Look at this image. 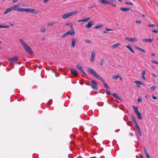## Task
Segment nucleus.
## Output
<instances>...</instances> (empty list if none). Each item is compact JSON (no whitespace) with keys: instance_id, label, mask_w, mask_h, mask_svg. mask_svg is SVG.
<instances>
[{"instance_id":"1","label":"nucleus","mask_w":158,"mask_h":158,"mask_svg":"<svg viewBox=\"0 0 158 158\" xmlns=\"http://www.w3.org/2000/svg\"><path fill=\"white\" fill-rule=\"evenodd\" d=\"M87 69L88 71L90 73L93 75L94 77L97 78L99 80L101 81L104 83V85L106 88V89H109V86H108L107 84L105 82V81L103 78L100 76L96 72H95L94 70L89 67H87Z\"/></svg>"},{"instance_id":"2","label":"nucleus","mask_w":158,"mask_h":158,"mask_svg":"<svg viewBox=\"0 0 158 158\" xmlns=\"http://www.w3.org/2000/svg\"><path fill=\"white\" fill-rule=\"evenodd\" d=\"M19 40L26 52L31 54L33 53V52L31 48L23 39L22 38H20L19 39Z\"/></svg>"},{"instance_id":"3","label":"nucleus","mask_w":158,"mask_h":158,"mask_svg":"<svg viewBox=\"0 0 158 158\" xmlns=\"http://www.w3.org/2000/svg\"><path fill=\"white\" fill-rule=\"evenodd\" d=\"M99 2L104 4H109L114 7H116V5L114 3V2H116V1L115 0H98Z\"/></svg>"},{"instance_id":"4","label":"nucleus","mask_w":158,"mask_h":158,"mask_svg":"<svg viewBox=\"0 0 158 158\" xmlns=\"http://www.w3.org/2000/svg\"><path fill=\"white\" fill-rule=\"evenodd\" d=\"M77 13V11L76 10H75L69 12L65 13L62 15V17L63 19H66L72 16L75 15Z\"/></svg>"},{"instance_id":"5","label":"nucleus","mask_w":158,"mask_h":158,"mask_svg":"<svg viewBox=\"0 0 158 158\" xmlns=\"http://www.w3.org/2000/svg\"><path fill=\"white\" fill-rule=\"evenodd\" d=\"M20 3L15 4L11 6L13 10L18 11L19 12H23V8L20 7Z\"/></svg>"},{"instance_id":"6","label":"nucleus","mask_w":158,"mask_h":158,"mask_svg":"<svg viewBox=\"0 0 158 158\" xmlns=\"http://www.w3.org/2000/svg\"><path fill=\"white\" fill-rule=\"evenodd\" d=\"M23 11H26L29 13H34L35 14H37L40 12L39 10L36 11L34 9L27 8L25 9L23 8Z\"/></svg>"},{"instance_id":"7","label":"nucleus","mask_w":158,"mask_h":158,"mask_svg":"<svg viewBox=\"0 0 158 158\" xmlns=\"http://www.w3.org/2000/svg\"><path fill=\"white\" fill-rule=\"evenodd\" d=\"M91 86L92 89H94L97 90L98 89V86L96 82L94 80L91 81Z\"/></svg>"},{"instance_id":"8","label":"nucleus","mask_w":158,"mask_h":158,"mask_svg":"<svg viewBox=\"0 0 158 158\" xmlns=\"http://www.w3.org/2000/svg\"><path fill=\"white\" fill-rule=\"evenodd\" d=\"M18 58L16 57H10L8 59L12 63H16L18 60Z\"/></svg>"},{"instance_id":"9","label":"nucleus","mask_w":158,"mask_h":158,"mask_svg":"<svg viewBox=\"0 0 158 158\" xmlns=\"http://www.w3.org/2000/svg\"><path fill=\"white\" fill-rule=\"evenodd\" d=\"M77 68L81 71V72L85 76H87L85 72L82 69V67L80 65H77L76 66Z\"/></svg>"},{"instance_id":"10","label":"nucleus","mask_w":158,"mask_h":158,"mask_svg":"<svg viewBox=\"0 0 158 158\" xmlns=\"http://www.w3.org/2000/svg\"><path fill=\"white\" fill-rule=\"evenodd\" d=\"M94 24V22L90 21L88 22L87 24L86 25L85 27L86 28H90Z\"/></svg>"},{"instance_id":"11","label":"nucleus","mask_w":158,"mask_h":158,"mask_svg":"<svg viewBox=\"0 0 158 158\" xmlns=\"http://www.w3.org/2000/svg\"><path fill=\"white\" fill-rule=\"evenodd\" d=\"M96 55V53L94 52H93L91 53V55L90 59V61L91 62H93L94 59L95 58Z\"/></svg>"},{"instance_id":"12","label":"nucleus","mask_w":158,"mask_h":158,"mask_svg":"<svg viewBox=\"0 0 158 158\" xmlns=\"http://www.w3.org/2000/svg\"><path fill=\"white\" fill-rule=\"evenodd\" d=\"M125 39L127 40H129L131 42H135L137 41L138 40L136 38H131L129 37H125Z\"/></svg>"},{"instance_id":"13","label":"nucleus","mask_w":158,"mask_h":158,"mask_svg":"<svg viewBox=\"0 0 158 158\" xmlns=\"http://www.w3.org/2000/svg\"><path fill=\"white\" fill-rule=\"evenodd\" d=\"M91 19L90 18H85L84 19H82V20H77V22L78 23L83 22V23H86L88 22L89 20Z\"/></svg>"},{"instance_id":"14","label":"nucleus","mask_w":158,"mask_h":158,"mask_svg":"<svg viewBox=\"0 0 158 158\" xmlns=\"http://www.w3.org/2000/svg\"><path fill=\"white\" fill-rule=\"evenodd\" d=\"M13 10L12 7H11L8 8L4 12L3 14L4 15H6L9 13L11 12Z\"/></svg>"},{"instance_id":"15","label":"nucleus","mask_w":158,"mask_h":158,"mask_svg":"<svg viewBox=\"0 0 158 158\" xmlns=\"http://www.w3.org/2000/svg\"><path fill=\"white\" fill-rule=\"evenodd\" d=\"M76 42V40L75 38H73L72 39V45L71 47L74 48L75 47V43Z\"/></svg>"},{"instance_id":"16","label":"nucleus","mask_w":158,"mask_h":158,"mask_svg":"<svg viewBox=\"0 0 158 158\" xmlns=\"http://www.w3.org/2000/svg\"><path fill=\"white\" fill-rule=\"evenodd\" d=\"M72 30L69 31H67L68 35H74L75 33V31L73 29H72Z\"/></svg>"},{"instance_id":"17","label":"nucleus","mask_w":158,"mask_h":158,"mask_svg":"<svg viewBox=\"0 0 158 158\" xmlns=\"http://www.w3.org/2000/svg\"><path fill=\"white\" fill-rule=\"evenodd\" d=\"M153 39H142V41L148 43H152Z\"/></svg>"},{"instance_id":"18","label":"nucleus","mask_w":158,"mask_h":158,"mask_svg":"<svg viewBox=\"0 0 158 158\" xmlns=\"http://www.w3.org/2000/svg\"><path fill=\"white\" fill-rule=\"evenodd\" d=\"M71 72L73 74H74L75 76H77V71H76L75 70L73 69H70Z\"/></svg>"},{"instance_id":"19","label":"nucleus","mask_w":158,"mask_h":158,"mask_svg":"<svg viewBox=\"0 0 158 158\" xmlns=\"http://www.w3.org/2000/svg\"><path fill=\"white\" fill-rule=\"evenodd\" d=\"M135 113L137 115V116L138 117V118L139 119H142V117L141 116V114L139 111H136V113Z\"/></svg>"},{"instance_id":"20","label":"nucleus","mask_w":158,"mask_h":158,"mask_svg":"<svg viewBox=\"0 0 158 158\" xmlns=\"http://www.w3.org/2000/svg\"><path fill=\"white\" fill-rule=\"evenodd\" d=\"M120 10L123 11H127L129 10L130 8L128 7H123L121 8Z\"/></svg>"},{"instance_id":"21","label":"nucleus","mask_w":158,"mask_h":158,"mask_svg":"<svg viewBox=\"0 0 158 158\" xmlns=\"http://www.w3.org/2000/svg\"><path fill=\"white\" fill-rule=\"evenodd\" d=\"M40 30L41 32L44 33L46 31V29L45 27H42L40 28Z\"/></svg>"},{"instance_id":"22","label":"nucleus","mask_w":158,"mask_h":158,"mask_svg":"<svg viewBox=\"0 0 158 158\" xmlns=\"http://www.w3.org/2000/svg\"><path fill=\"white\" fill-rule=\"evenodd\" d=\"M135 47L136 49H137L138 50L141 51V52H143L144 53L145 52V50L144 49H143L140 48H139L137 46H135Z\"/></svg>"},{"instance_id":"23","label":"nucleus","mask_w":158,"mask_h":158,"mask_svg":"<svg viewBox=\"0 0 158 158\" xmlns=\"http://www.w3.org/2000/svg\"><path fill=\"white\" fill-rule=\"evenodd\" d=\"M120 45V44L119 43H117L114 44L112 45V47L113 48H115L117 47L119 45Z\"/></svg>"},{"instance_id":"24","label":"nucleus","mask_w":158,"mask_h":158,"mask_svg":"<svg viewBox=\"0 0 158 158\" xmlns=\"http://www.w3.org/2000/svg\"><path fill=\"white\" fill-rule=\"evenodd\" d=\"M113 96L115 98L117 99H118L120 100H121V99L120 98L118 95L115 93H113L112 94Z\"/></svg>"},{"instance_id":"25","label":"nucleus","mask_w":158,"mask_h":158,"mask_svg":"<svg viewBox=\"0 0 158 158\" xmlns=\"http://www.w3.org/2000/svg\"><path fill=\"white\" fill-rule=\"evenodd\" d=\"M134 82L137 84H138L139 85H143L144 83H143L141 81H134Z\"/></svg>"},{"instance_id":"26","label":"nucleus","mask_w":158,"mask_h":158,"mask_svg":"<svg viewBox=\"0 0 158 158\" xmlns=\"http://www.w3.org/2000/svg\"><path fill=\"white\" fill-rule=\"evenodd\" d=\"M55 24V23L54 22H50L47 23V25L48 26H53Z\"/></svg>"},{"instance_id":"27","label":"nucleus","mask_w":158,"mask_h":158,"mask_svg":"<svg viewBox=\"0 0 158 158\" xmlns=\"http://www.w3.org/2000/svg\"><path fill=\"white\" fill-rule=\"evenodd\" d=\"M10 27L8 25L3 26L2 25H0V28H9Z\"/></svg>"},{"instance_id":"28","label":"nucleus","mask_w":158,"mask_h":158,"mask_svg":"<svg viewBox=\"0 0 158 158\" xmlns=\"http://www.w3.org/2000/svg\"><path fill=\"white\" fill-rule=\"evenodd\" d=\"M102 26L101 24H99L98 25L95 27V29H98L101 28L102 27Z\"/></svg>"},{"instance_id":"29","label":"nucleus","mask_w":158,"mask_h":158,"mask_svg":"<svg viewBox=\"0 0 158 158\" xmlns=\"http://www.w3.org/2000/svg\"><path fill=\"white\" fill-rule=\"evenodd\" d=\"M68 35L67 32L63 34L61 36L62 38H64Z\"/></svg>"},{"instance_id":"30","label":"nucleus","mask_w":158,"mask_h":158,"mask_svg":"<svg viewBox=\"0 0 158 158\" xmlns=\"http://www.w3.org/2000/svg\"><path fill=\"white\" fill-rule=\"evenodd\" d=\"M119 75H116L113 76L112 77V78L113 79L116 80L118 78Z\"/></svg>"},{"instance_id":"31","label":"nucleus","mask_w":158,"mask_h":158,"mask_svg":"<svg viewBox=\"0 0 158 158\" xmlns=\"http://www.w3.org/2000/svg\"><path fill=\"white\" fill-rule=\"evenodd\" d=\"M136 127L138 131H141L140 127L138 124L136 125Z\"/></svg>"},{"instance_id":"32","label":"nucleus","mask_w":158,"mask_h":158,"mask_svg":"<svg viewBox=\"0 0 158 158\" xmlns=\"http://www.w3.org/2000/svg\"><path fill=\"white\" fill-rule=\"evenodd\" d=\"M151 62L154 64H156L158 65V62L156 61L155 60H152L151 61Z\"/></svg>"},{"instance_id":"33","label":"nucleus","mask_w":158,"mask_h":158,"mask_svg":"<svg viewBox=\"0 0 158 158\" xmlns=\"http://www.w3.org/2000/svg\"><path fill=\"white\" fill-rule=\"evenodd\" d=\"M125 3L127 5H133V3L131 2H125Z\"/></svg>"},{"instance_id":"34","label":"nucleus","mask_w":158,"mask_h":158,"mask_svg":"<svg viewBox=\"0 0 158 158\" xmlns=\"http://www.w3.org/2000/svg\"><path fill=\"white\" fill-rule=\"evenodd\" d=\"M133 107L135 113H136L137 111H139L134 106H133Z\"/></svg>"},{"instance_id":"35","label":"nucleus","mask_w":158,"mask_h":158,"mask_svg":"<svg viewBox=\"0 0 158 158\" xmlns=\"http://www.w3.org/2000/svg\"><path fill=\"white\" fill-rule=\"evenodd\" d=\"M106 94H107L108 95H110V93L108 89H106Z\"/></svg>"},{"instance_id":"36","label":"nucleus","mask_w":158,"mask_h":158,"mask_svg":"<svg viewBox=\"0 0 158 158\" xmlns=\"http://www.w3.org/2000/svg\"><path fill=\"white\" fill-rule=\"evenodd\" d=\"M104 64V61L103 60H102L100 62V64L101 65H103Z\"/></svg>"},{"instance_id":"37","label":"nucleus","mask_w":158,"mask_h":158,"mask_svg":"<svg viewBox=\"0 0 158 158\" xmlns=\"http://www.w3.org/2000/svg\"><path fill=\"white\" fill-rule=\"evenodd\" d=\"M142 98H141V97H139L138 99V102H139V103H140L141 102V101H142Z\"/></svg>"},{"instance_id":"38","label":"nucleus","mask_w":158,"mask_h":158,"mask_svg":"<svg viewBox=\"0 0 158 158\" xmlns=\"http://www.w3.org/2000/svg\"><path fill=\"white\" fill-rule=\"evenodd\" d=\"M85 41L86 43H89V44L91 43V42L90 41V40H85Z\"/></svg>"},{"instance_id":"39","label":"nucleus","mask_w":158,"mask_h":158,"mask_svg":"<svg viewBox=\"0 0 158 158\" xmlns=\"http://www.w3.org/2000/svg\"><path fill=\"white\" fill-rule=\"evenodd\" d=\"M106 30L107 31H113V30L111 29H110L108 28L107 27L105 28Z\"/></svg>"},{"instance_id":"40","label":"nucleus","mask_w":158,"mask_h":158,"mask_svg":"<svg viewBox=\"0 0 158 158\" xmlns=\"http://www.w3.org/2000/svg\"><path fill=\"white\" fill-rule=\"evenodd\" d=\"M135 22L137 23H138V24H140L141 23V21L140 20H136L135 21Z\"/></svg>"},{"instance_id":"41","label":"nucleus","mask_w":158,"mask_h":158,"mask_svg":"<svg viewBox=\"0 0 158 158\" xmlns=\"http://www.w3.org/2000/svg\"><path fill=\"white\" fill-rule=\"evenodd\" d=\"M132 53H134V51H133V50L132 49V48L131 47L129 49Z\"/></svg>"},{"instance_id":"42","label":"nucleus","mask_w":158,"mask_h":158,"mask_svg":"<svg viewBox=\"0 0 158 158\" xmlns=\"http://www.w3.org/2000/svg\"><path fill=\"white\" fill-rule=\"evenodd\" d=\"M150 88L151 89L154 90L156 89V87L154 86H152Z\"/></svg>"},{"instance_id":"43","label":"nucleus","mask_w":158,"mask_h":158,"mask_svg":"<svg viewBox=\"0 0 158 158\" xmlns=\"http://www.w3.org/2000/svg\"><path fill=\"white\" fill-rule=\"evenodd\" d=\"M148 26L149 27H154L155 26L154 24H149L148 25Z\"/></svg>"},{"instance_id":"44","label":"nucleus","mask_w":158,"mask_h":158,"mask_svg":"<svg viewBox=\"0 0 158 158\" xmlns=\"http://www.w3.org/2000/svg\"><path fill=\"white\" fill-rule=\"evenodd\" d=\"M152 97L153 99L155 100L157 99V98L155 96H154V95H152Z\"/></svg>"},{"instance_id":"45","label":"nucleus","mask_w":158,"mask_h":158,"mask_svg":"<svg viewBox=\"0 0 158 158\" xmlns=\"http://www.w3.org/2000/svg\"><path fill=\"white\" fill-rule=\"evenodd\" d=\"M145 74H146V72H145V71H144V70L143 71V72L142 73V75H145Z\"/></svg>"},{"instance_id":"46","label":"nucleus","mask_w":158,"mask_h":158,"mask_svg":"<svg viewBox=\"0 0 158 158\" xmlns=\"http://www.w3.org/2000/svg\"><path fill=\"white\" fill-rule=\"evenodd\" d=\"M142 78L144 80H146V78L144 76V75H142Z\"/></svg>"},{"instance_id":"47","label":"nucleus","mask_w":158,"mask_h":158,"mask_svg":"<svg viewBox=\"0 0 158 158\" xmlns=\"http://www.w3.org/2000/svg\"><path fill=\"white\" fill-rule=\"evenodd\" d=\"M18 0H12V2L13 3H15Z\"/></svg>"},{"instance_id":"48","label":"nucleus","mask_w":158,"mask_h":158,"mask_svg":"<svg viewBox=\"0 0 158 158\" xmlns=\"http://www.w3.org/2000/svg\"><path fill=\"white\" fill-rule=\"evenodd\" d=\"M133 121L134 122V123L136 124V125H137V122L135 120V118H134L133 119Z\"/></svg>"},{"instance_id":"49","label":"nucleus","mask_w":158,"mask_h":158,"mask_svg":"<svg viewBox=\"0 0 158 158\" xmlns=\"http://www.w3.org/2000/svg\"><path fill=\"white\" fill-rule=\"evenodd\" d=\"M48 0H44L43 1V2L44 3H46L47 2H48Z\"/></svg>"},{"instance_id":"50","label":"nucleus","mask_w":158,"mask_h":158,"mask_svg":"<svg viewBox=\"0 0 158 158\" xmlns=\"http://www.w3.org/2000/svg\"><path fill=\"white\" fill-rule=\"evenodd\" d=\"M144 152L146 154V153H148V152L145 148V149H144Z\"/></svg>"},{"instance_id":"51","label":"nucleus","mask_w":158,"mask_h":158,"mask_svg":"<svg viewBox=\"0 0 158 158\" xmlns=\"http://www.w3.org/2000/svg\"><path fill=\"white\" fill-rule=\"evenodd\" d=\"M152 31L154 33H157L158 31L157 30H153Z\"/></svg>"},{"instance_id":"52","label":"nucleus","mask_w":158,"mask_h":158,"mask_svg":"<svg viewBox=\"0 0 158 158\" xmlns=\"http://www.w3.org/2000/svg\"><path fill=\"white\" fill-rule=\"evenodd\" d=\"M138 132L139 133L140 136H141L142 135V134H141V131H139Z\"/></svg>"},{"instance_id":"53","label":"nucleus","mask_w":158,"mask_h":158,"mask_svg":"<svg viewBox=\"0 0 158 158\" xmlns=\"http://www.w3.org/2000/svg\"><path fill=\"white\" fill-rule=\"evenodd\" d=\"M146 155L147 158L150 156V155L148 154V153H146Z\"/></svg>"},{"instance_id":"54","label":"nucleus","mask_w":158,"mask_h":158,"mask_svg":"<svg viewBox=\"0 0 158 158\" xmlns=\"http://www.w3.org/2000/svg\"><path fill=\"white\" fill-rule=\"evenodd\" d=\"M126 47L128 49H129L131 47H130L129 45H127L126 46Z\"/></svg>"},{"instance_id":"55","label":"nucleus","mask_w":158,"mask_h":158,"mask_svg":"<svg viewBox=\"0 0 158 158\" xmlns=\"http://www.w3.org/2000/svg\"><path fill=\"white\" fill-rule=\"evenodd\" d=\"M151 56H155V54L154 53H152L151 54Z\"/></svg>"},{"instance_id":"56","label":"nucleus","mask_w":158,"mask_h":158,"mask_svg":"<svg viewBox=\"0 0 158 158\" xmlns=\"http://www.w3.org/2000/svg\"><path fill=\"white\" fill-rule=\"evenodd\" d=\"M103 33L104 34L107 33V31H106V30L104 31H103Z\"/></svg>"},{"instance_id":"57","label":"nucleus","mask_w":158,"mask_h":158,"mask_svg":"<svg viewBox=\"0 0 158 158\" xmlns=\"http://www.w3.org/2000/svg\"><path fill=\"white\" fill-rule=\"evenodd\" d=\"M118 78H119V79H120V80H122V77H121L119 76Z\"/></svg>"},{"instance_id":"58","label":"nucleus","mask_w":158,"mask_h":158,"mask_svg":"<svg viewBox=\"0 0 158 158\" xmlns=\"http://www.w3.org/2000/svg\"><path fill=\"white\" fill-rule=\"evenodd\" d=\"M142 16L143 17H145V15H144V14H143V15H142Z\"/></svg>"},{"instance_id":"59","label":"nucleus","mask_w":158,"mask_h":158,"mask_svg":"<svg viewBox=\"0 0 158 158\" xmlns=\"http://www.w3.org/2000/svg\"><path fill=\"white\" fill-rule=\"evenodd\" d=\"M10 24L11 25V26H13L14 25V24H12V23H10Z\"/></svg>"},{"instance_id":"60","label":"nucleus","mask_w":158,"mask_h":158,"mask_svg":"<svg viewBox=\"0 0 158 158\" xmlns=\"http://www.w3.org/2000/svg\"><path fill=\"white\" fill-rule=\"evenodd\" d=\"M153 75L154 77H157V76H156L155 75V74H153Z\"/></svg>"},{"instance_id":"61","label":"nucleus","mask_w":158,"mask_h":158,"mask_svg":"<svg viewBox=\"0 0 158 158\" xmlns=\"http://www.w3.org/2000/svg\"><path fill=\"white\" fill-rule=\"evenodd\" d=\"M145 97L146 98H148V95H146L145 96Z\"/></svg>"},{"instance_id":"62","label":"nucleus","mask_w":158,"mask_h":158,"mask_svg":"<svg viewBox=\"0 0 158 158\" xmlns=\"http://www.w3.org/2000/svg\"><path fill=\"white\" fill-rule=\"evenodd\" d=\"M118 1L119 2H122V1L121 0H118Z\"/></svg>"},{"instance_id":"63","label":"nucleus","mask_w":158,"mask_h":158,"mask_svg":"<svg viewBox=\"0 0 158 158\" xmlns=\"http://www.w3.org/2000/svg\"><path fill=\"white\" fill-rule=\"evenodd\" d=\"M141 158H143V156H141Z\"/></svg>"},{"instance_id":"64","label":"nucleus","mask_w":158,"mask_h":158,"mask_svg":"<svg viewBox=\"0 0 158 158\" xmlns=\"http://www.w3.org/2000/svg\"><path fill=\"white\" fill-rule=\"evenodd\" d=\"M147 158H151L150 156H149V157H148Z\"/></svg>"}]
</instances>
